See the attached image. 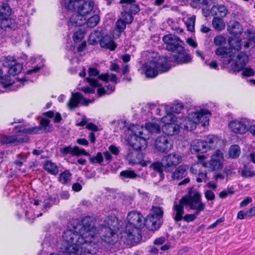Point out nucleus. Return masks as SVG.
Here are the masks:
<instances>
[{"mask_svg":"<svg viewBox=\"0 0 255 255\" xmlns=\"http://www.w3.org/2000/svg\"><path fill=\"white\" fill-rule=\"evenodd\" d=\"M94 221L91 217H85L81 221L73 220L68 229L62 235L63 241L58 243L57 250L59 254L50 255H95L98 252L99 238L94 228Z\"/></svg>","mask_w":255,"mask_h":255,"instance_id":"f257e3e1","label":"nucleus"},{"mask_svg":"<svg viewBox=\"0 0 255 255\" xmlns=\"http://www.w3.org/2000/svg\"><path fill=\"white\" fill-rule=\"evenodd\" d=\"M230 51L225 47H219L215 50L216 54L220 57L223 64L227 65L233 61L230 68L231 73L242 71V75L245 77H251L255 74V71L251 68H245L249 62V56L245 52L238 53L236 59L235 55L230 54Z\"/></svg>","mask_w":255,"mask_h":255,"instance_id":"f03ea898","label":"nucleus"},{"mask_svg":"<svg viewBox=\"0 0 255 255\" xmlns=\"http://www.w3.org/2000/svg\"><path fill=\"white\" fill-rule=\"evenodd\" d=\"M127 221L125 230L121 233V240L127 245L133 246L141 238L140 229L145 226V219L140 213L133 211L128 213Z\"/></svg>","mask_w":255,"mask_h":255,"instance_id":"7ed1b4c3","label":"nucleus"},{"mask_svg":"<svg viewBox=\"0 0 255 255\" xmlns=\"http://www.w3.org/2000/svg\"><path fill=\"white\" fill-rule=\"evenodd\" d=\"M223 153L219 150H216L211 156L208 162H200L193 164L190 171L192 173L197 175L196 181L200 183L207 180L206 168L212 170H219L222 169L224 162Z\"/></svg>","mask_w":255,"mask_h":255,"instance_id":"20e7f679","label":"nucleus"},{"mask_svg":"<svg viewBox=\"0 0 255 255\" xmlns=\"http://www.w3.org/2000/svg\"><path fill=\"white\" fill-rule=\"evenodd\" d=\"M211 115L210 112L207 109H201L199 111L192 112L186 118L178 120L177 122L180 124L181 128L188 130H192L195 128L196 125L201 124L205 127L209 124V117Z\"/></svg>","mask_w":255,"mask_h":255,"instance_id":"39448f33","label":"nucleus"},{"mask_svg":"<svg viewBox=\"0 0 255 255\" xmlns=\"http://www.w3.org/2000/svg\"><path fill=\"white\" fill-rule=\"evenodd\" d=\"M94 3L92 0L84 1L82 0L77 2L75 8L77 13H73L68 22L70 28L73 27L81 26L86 22L85 15L88 14L94 9Z\"/></svg>","mask_w":255,"mask_h":255,"instance_id":"423d86ee","label":"nucleus"},{"mask_svg":"<svg viewBox=\"0 0 255 255\" xmlns=\"http://www.w3.org/2000/svg\"><path fill=\"white\" fill-rule=\"evenodd\" d=\"M132 134L128 138L129 144L135 150H141L146 148L147 140L149 136L142 126L133 125L130 128Z\"/></svg>","mask_w":255,"mask_h":255,"instance_id":"0eeeda50","label":"nucleus"},{"mask_svg":"<svg viewBox=\"0 0 255 255\" xmlns=\"http://www.w3.org/2000/svg\"><path fill=\"white\" fill-rule=\"evenodd\" d=\"M170 66L166 62L165 57L159 58L156 61H149L143 65L145 74L147 77L154 78L158 73L168 71Z\"/></svg>","mask_w":255,"mask_h":255,"instance_id":"6e6552de","label":"nucleus"},{"mask_svg":"<svg viewBox=\"0 0 255 255\" xmlns=\"http://www.w3.org/2000/svg\"><path fill=\"white\" fill-rule=\"evenodd\" d=\"M181 202L190 209L196 211V215H199L205 207V203L202 201L201 194L195 190L190 189L188 194L181 199Z\"/></svg>","mask_w":255,"mask_h":255,"instance_id":"1a4fd4ad","label":"nucleus"},{"mask_svg":"<svg viewBox=\"0 0 255 255\" xmlns=\"http://www.w3.org/2000/svg\"><path fill=\"white\" fill-rule=\"evenodd\" d=\"M87 81L90 84L91 87H83L82 88V91L85 94H93L95 92V88L97 87V93L99 96H102L105 94H110L115 89V85L113 84H108L106 86L107 89L102 87L101 84H99L97 79H94L91 78H87Z\"/></svg>","mask_w":255,"mask_h":255,"instance_id":"9d476101","label":"nucleus"},{"mask_svg":"<svg viewBox=\"0 0 255 255\" xmlns=\"http://www.w3.org/2000/svg\"><path fill=\"white\" fill-rule=\"evenodd\" d=\"M153 214L148 215L145 219V226L150 230H155L160 227V219L162 217L163 211L161 207H152Z\"/></svg>","mask_w":255,"mask_h":255,"instance_id":"9b49d317","label":"nucleus"},{"mask_svg":"<svg viewBox=\"0 0 255 255\" xmlns=\"http://www.w3.org/2000/svg\"><path fill=\"white\" fill-rule=\"evenodd\" d=\"M176 54H170L168 56H165L166 62L171 66L170 63L175 62L177 64H186L192 61V57L190 55L184 51L182 47V50L177 51Z\"/></svg>","mask_w":255,"mask_h":255,"instance_id":"f8f14e48","label":"nucleus"},{"mask_svg":"<svg viewBox=\"0 0 255 255\" xmlns=\"http://www.w3.org/2000/svg\"><path fill=\"white\" fill-rule=\"evenodd\" d=\"M162 40L166 44V49L168 51L175 53L182 50V44L183 42L176 36L171 34H167L163 36Z\"/></svg>","mask_w":255,"mask_h":255,"instance_id":"ddd939ff","label":"nucleus"},{"mask_svg":"<svg viewBox=\"0 0 255 255\" xmlns=\"http://www.w3.org/2000/svg\"><path fill=\"white\" fill-rule=\"evenodd\" d=\"M176 120L174 119L173 116L170 114L164 116L161 118V123L164 124L162 130L165 134L173 135L178 133L180 127L178 125L173 123Z\"/></svg>","mask_w":255,"mask_h":255,"instance_id":"4468645a","label":"nucleus"},{"mask_svg":"<svg viewBox=\"0 0 255 255\" xmlns=\"http://www.w3.org/2000/svg\"><path fill=\"white\" fill-rule=\"evenodd\" d=\"M161 161L165 170L171 172L175 167L181 162L182 157L177 153H171L164 156Z\"/></svg>","mask_w":255,"mask_h":255,"instance_id":"2eb2a0df","label":"nucleus"},{"mask_svg":"<svg viewBox=\"0 0 255 255\" xmlns=\"http://www.w3.org/2000/svg\"><path fill=\"white\" fill-rule=\"evenodd\" d=\"M50 121L46 118L41 119L40 122V127H36L32 129H25L21 126L16 127L14 128V132H31L33 133H39L41 132H47L49 131V125Z\"/></svg>","mask_w":255,"mask_h":255,"instance_id":"dca6fc26","label":"nucleus"},{"mask_svg":"<svg viewBox=\"0 0 255 255\" xmlns=\"http://www.w3.org/2000/svg\"><path fill=\"white\" fill-rule=\"evenodd\" d=\"M154 146L158 151L166 153L172 148L173 144L169 137L162 135L157 137L155 139Z\"/></svg>","mask_w":255,"mask_h":255,"instance_id":"f3484780","label":"nucleus"},{"mask_svg":"<svg viewBox=\"0 0 255 255\" xmlns=\"http://www.w3.org/2000/svg\"><path fill=\"white\" fill-rule=\"evenodd\" d=\"M251 124L250 121L246 118L240 120H234L229 124V128L234 133L244 134L247 130Z\"/></svg>","mask_w":255,"mask_h":255,"instance_id":"a211bd4d","label":"nucleus"},{"mask_svg":"<svg viewBox=\"0 0 255 255\" xmlns=\"http://www.w3.org/2000/svg\"><path fill=\"white\" fill-rule=\"evenodd\" d=\"M3 65L9 67L8 73L12 76L17 75L22 69V65L19 63H15V59L11 56L4 57Z\"/></svg>","mask_w":255,"mask_h":255,"instance_id":"6ab92c4d","label":"nucleus"},{"mask_svg":"<svg viewBox=\"0 0 255 255\" xmlns=\"http://www.w3.org/2000/svg\"><path fill=\"white\" fill-rule=\"evenodd\" d=\"M92 102L91 100H88L84 98L82 95L79 93H72L71 97L67 104L68 108L70 110H73L77 108L80 104L83 105H87L89 103Z\"/></svg>","mask_w":255,"mask_h":255,"instance_id":"aec40b11","label":"nucleus"},{"mask_svg":"<svg viewBox=\"0 0 255 255\" xmlns=\"http://www.w3.org/2000/svg\"><path fill=\"white\" fill-rule=\"evenodd\" d=\"M126 158L130 164H140L143 166L147 165V162L143 159V154L140 152L129 150Z\"/></svg>","mask_w":255,"mask_h":255,"instance_id":"412c9836","label":"nucleus"},{"mask_svg":"<svg viewBox=\"0 0 255 255\" xmlns=\"http://www.w3.org/2000/svg\"><path fill=\"white\" fill-rule=\"evenodd\" d=\"M118 230H112L110 228H102L101 230V239L105 242L111 245H114L118 241L117 234Z\"/></svg>","mask_w":255,"mask_h":255,"instance_id":"4be33fe9","label":"nucleus"},{"mask_svg":"<svg viewBox=\"0 0 255 255\" xmlns=\"http://www.w3.org/2000/svg\"><path fill=\"white\" fill-rule=\"evenodd\" d=\"M241 41L242 40L240 38L230 37L228 40L230 48L225 47L230 51V54L235 55V57H233L234 59H236V55L238 53L242 52H239L242 47Z\"/></svg>","mask_w":255,"mask_h":255,"instance_id":"5701e85b","label":"nucleus"},{"mask_svg":"<svg viewBox=\"0 0 255 255\" xmlns=\"http://www.w3.org/2000/svg\"><path fill=\"white\" fill-rule=\"evenodd\" d=\"M161 119H154L151 122H148L145 124L144 129L146 130V133L149 136V133H158L160 131Z\"/></svg>","mask_w":255,"mask_h":255,"instance_id":"b1692460","label":"nucleus"},{"mask_svg":"<svg viewBox=\"0 0 255 255\" xmlns=\"http://www.w3.org/2000/svg\"><path fill=\"white\" fill-rule=\"evenodd\" d=\"M102 228H110V230H119L120 222L115 215L107 217L101 225Z\"/></svg>","mask_w":255,"mask_h":255,"instance_id":"393cba45","label":"nucleus"},{"mask_svg":"<svg viewBox=\"0 0 255 255\" xmlns=\"http://www.w3.org/2000/svg\"><path fill=\"white\" fill-rule=\"evenodd\" d=\"M228 14V8L224 4H214L212 7V15L213 16L223 18Z\"/></svg>","mask_w":255,"mask_h":255,"instance_id":"a878e982","label":"nucleus"},{"mask_svg":"<svg viewBox=\"0 0 255 255\" xmlns=\"http://www.w3.org/2000/svg\"><path fill=\"white\" fill-rule=\"evenodd\" d=\"M120 3L123 4V8L126 11L136 14L139 11V5L133 0H121Z\"/></svg>","mask_w":255,"mask_h":255,"instance_id":"bb28decb","label":"nucleus"},{"mask_svg":"<svg viewBox=\"0 0 255 255\" xmlns=\"http://www.w3.org/2000/svg\"><path fill=\"white\" fill-rule=\"evenodd\" d=\"M0 82L2 87L9 91L15 90V87L19 86L20 82H14L11 81L9 76H5L0 79Z\"/></svg>","mask_w":255,"mask_h":255,"instance_id":"cd10ccee","label":"nucleus"},{"mask_svg":"<svg viewBox=\"0 0 255 255\" xmlns=\"http://www.w3.org/2000/svg\"><path fill=\"white\" fill-rule=\"evenodd\" d=\"M9 17L0 18V26L4 30H9L16 27L17 24L15 19L9 18Z\"/></svg>","mask_w":255,"mask_h":255,"instance_id":"c85d7f7f","label":"nucleus"},{"mask_svg":"<svg viewBox=\"0 0 255 255\" xmlns=\"http://www.w3.org/2000/svg\"><path fill=\"white\" fill-rule=\"evenodd\" d=\"M204 141L206 143L205 145L207 150L215 148L219 142H221L220 138L214 135H208L205 137Z\"/></svg>","mask_w":255,"mask_h":255,"instance_id":"c756f323","label":"nucleus"},{"mask_svg":"<svg viewBox=\"0 0 255 255\" xmlns=\"http://www.w3.org/2000/svg\"><path fill=\"white\" fill-rule=\"evenodd\" d=\"M206 143L204 140L195 139L193 140L190 146V151L192 153H196L199 151H206L207 149L205 145Z\"/></svg>","mask_w":255,"mask_h":255,"instance_id":"7c9ffc66","label":"nucleus"},{"mask_svg":"<svg viewBox=\"0 0 255 255\" xmlns=\"http://www.w3.org/2000/svg\"><path fill=\"white\" fill-rule=\"evenodd\" d=\"M52 200L49 199L42 201L39 199H34L33 205L35 206L37 210L38 211H43L47 208H49L52 206Z\"/></svg>","mask_w":255,"mask_h":255,"instance_id":"2f4dec72","label":"nucleus"},{"mask_svg":"<svg viewBox=\"0 0 255 255\" xmlns=\"http://www.w3.org/2000/svg\"><path fill=\"white\" fill-rule=\"evenodd\" d=\"M228 30L231 34L236 36L242 33L243 28L239 22L233 20L230 22Z\"/></svg>","mask_w":255,"mask_h":255,"instance_id":"473e14b6","label":"nucleus"},{"mask_svg":"<svg viewBox=\"0 0 255 255\" xmlns=\"http://www.w3.org/2000/svg\"><path fill=\"white\" fill-rule=\"evenodd\" d=\"M188 166L182 165L178 166L174 171L172 172L171 177L173 179L178 180L186 176Z\"/></svg>","mask_w":255,"mask_h":255,"instance_id":"72a5a7b5","label":"nucleus"},{"mask_svg":"<svg viewBox=\"0 0 255 255\" xmlns=\"http://www.w3.org/2000/svg\"><path fill=\"white\" fill-rule=\"evenodd\" d=\"M184 206H185L184 203L181 202V199L178 204H174L173 206V210L174 211V219L176 221H179L183 219Z\"/></svg>","mask_w":255,"mask_h":255,"instance_id":"f704fd0d","label":"nucleus"},{"mask_svg":"<svg viewBox=\"0 0 255 255\" xmlns=\"http://www.w3.org/2000/svg\"><path fill=\"white\" fill-rule=\"evenodd\" d=\"M100 45L102 47L109 49L111 51L114 50L116 47V44L108 35L102 37L100 40Z\"/></svg>","mask_w":255,"mask_h":255,"instance_id":"c9c22d12","label":"nucleus"},{"mask_svg":"<svg viewBox=\"0 0 255 255\" xmlns=\"http://www.w3.org/2000/svg\"><path fill=\"white\" fill-rule=\"evenodd\" d=\"M169 110H168L167 115L170 114L173 116L174 119L177 122L178 120H181V116H176V114H179L183 109V106L180 104H177L174 106L168 105Z\"/></svg>","mask_w":255,"mask_h":255,"instance_id":"e433bc0d","label":"nucleus"},{"mask_svg":"<svg viewBox=\"0 0 255 255\" xmlns=\"http://www.w3.org/2000/svg\"><path fill=\"white\" fill-rule=\"evenodd\" d=\"M43 167L47 172L52 175H56L59 172L56 164L51 161H46L44 164Z\"/></svg>","mask_w":255,"mask_h":255,"instance_id":"4c0bfd02","label":"nucleus"},{"mask_svg":"<svg viewBox=\"0 0 255 255\" xmlns=\"http://www.w3.org/2000/svg\"><path fill=\"white\" fill-rule=\"evenodd\" d=\"M126 24L125 21L122 19H118L116 22V29L115 30V34L113 35L114 38H119L122 32H123L126 27Z\"/></svg>","mask_w":255,"mask_h":255,"instance_id":"58836bf2","label":"nucleus"},{"mask_svg":"<svg viewBox=\"0 0 255 255\" xmlns=\"http://www.w3.org/2000/svg\"><path fill=\"white\" fill-rule=\"evenodd\" d=\"M150 168L154 171L157 172L161 179L164 178V174L163 172V169L164 168L163 164L161 162H154L150 165Z\"/></svg>","mask_w":255,"mask_h":255,"instance_id":"ea45409f","label":"nucleus"},{"mask_svg":"<svg viewBox=\"0 0 255 255\" xmlns=\"http://www.w3.org/2000/svg\"><path fill=\"white\" fill-rule=\"evenodd\" d=\"M212 25L215 29L222 31L225 28V23L221 17L215 16L212 20Z\"/></svg>","mask_w":255,"mask_h":255,"instance_id":"a19ab883","label":"nucleus"},{"mask_svg":"<svg viewBox=\"0 0 255 255\" xmlns=\"http://www.w3.org/2000/svg\"><path fill=\"white\" fill-rule=\"evenodd\" d=\"M86 128L92 131L90 132L88 137L90 142L92 143H94L96 141V137L94 132L98 130L99 128L98 127L93 123H89L86 125Z\"/></svg>","mask_w":255,"mask_h":255,"instance_id":"79ce46f5","label":"nucleus"},{"mask_svg":"<svg viewBox=\"0 0 255 255\" xmlns=\"http://www.w3.org/2000/svg\"><path fill=\"white\" fill-rule=\"evenodd\" d=\"M98 78L106 83H107L109 81L113 82L115 85L118 83V78L116 75L114 74L110 75L108 74H102L98 76Z\"/></svg>","mask_w":255,"mask_h":255,"instance_id":"37998d69","label":"nucleus"},{"mask_svg":"<svg viewBox=\"0 0 255 255\" xmlns=\"http://www.w3.org/2000/svg\"><path fill=\"white\" fill-rule=\"evenodd\" d=\"M16 141H20V139L13 135H1L0 136V143L2 144H7L14 143Z\"/></svg>","mask_w":255,"mask_h":255,"instance_id":"c03bdc74","label":"nucleus"},{"mask_svg":"<svg viewBox=\"0 0 255 255\" xmlns=\"http://www.w3.org/2000/svg\"><path fill=\"white\" fill-rule=\"evenodd\" d=\"M11 8L8 4H2L0 7V18L9 16L11 14Z\"/></svg>","mask_w":255,"mask_h":255,"instance_id":"a18cd8bd","label":"nucleus"},{"mask_svg":"<svg viewBox=\"0 0 255 255\" xmlns=\"http://www.w3.org/2000/svg\"><path fill=\"white\" fill-rule=\"evenodd\" d=\"M120 176L124 180L125 178L135 179L137 177V175L133 170H126L121 171Z\"/></svg>","mask_w":255,"mask_h":255,"instance_id":"49530a36","label":"nucleus"},{"mask_svg":"<svg viewBox=\"0 0 255 255\" xmlns=\"http://www.w3.org/2000/svg\"><path fill=\"white\" fill-rule=\"evenodd\" d=\"M155 113L158 116H162L164 114H166L165 116L167 115L168 110H169L168 105L166 104H162L159 105L158 107H155Z\"/></svg>","mask_w":255,"mask_h":255,"instance_id":"de8ad7c7","label":"nucleus"},{"mask_svg":"<svg viewBox=\"0 0 255 255\" xmlns=\"http://www.w3.org/2000/svg\"><path fill=\"white\" fill-rule=\"evenodd\" d=\"M229 156L233 158H237L240 154V148L237 145H233L231 146L229 151Z\"/></svg>","mask_w":255,"mask_h":255,"instance_id":"09e8293b","label":"nucleus"},{"mask_svg":"<svg viewBox=\"0 0 255 255\" xmlns=\"http://www.w3.org/2000/svg\"><path fill=\"white\" fill-rule=\"evenodd\" d=\"M248 41L245 44L246 48H249L253 44H255V33L251 30L247 31Z\"/></svg>","mask_w":255,"mask_h":255,"instance_id":"8fccbe9b","label":"nucleus"},{"mask_svg":"<svg viewBox=\"0 0 255 255\" xmlns=\"http://www.w3.org/2000/svg\"><path fill=\"white\" fill-rule=\"evenodd\" d=\"M89 160L92 164L99 163L101 164L103 160V156L101 152H98L96 155L91 156L90 155Z\"/></svg>","mask_w":255,"mask_h":255,"instance_id":"3c124183","label":"nucleus"},{"mask_svg":"<svg viewBox=\"0 0 255 255\" xmlns=\"http://www.w3.org/2000/svg\"><path fill=\"white\" fill-rule=\"evenodd\" d=\"M71 174L68 171H65L60 174L59 181L63 184H66L70 181Z\"/></svg>","mask_w":255,"mask_h":255,"instance_id":"603ef678","label":"nucleus"},{"mask_svg":"<svg viewBox=\"0 0 255 255\" xmlns=\"http://www.w3.org/2000/svg\"><path fill=\"white\" fill-rule=\"evenodd\" d=\"M100 20V16L98 14H95L89 18L87 21V24L89 27H94L96 26Z\"/></svg>","mask_w":255,"mask_h":255,"instance_id":"864d4df0","label":"nucleus"},{"mask_svg":"<svg viewBox=\"0 0 255 255\" xmlns=\"http://www.w3.org/2000/svg\"><path fill=\"white\" fill-rule=\"evenodd\" d=\"M100 33L97 31H94L90 35L88 39V43L93 45L97 43L100 39Z\"/></svg>","mask_w":255,"mask_h":255,"instance_id":"5fc2aeb1","label":"nucleus"},{"mask_svg":"<svg viewBox=\"0 0 255 255\" xmlns=\"http://www.w3.org/2000/svg\"><path fill=\"white\" fill-rule=\"evenodd\" d=\"M83 155L90 156L89 153L87 152L84 148H80L77 146H74L73 156H79Z\"/></svg>","mask_w":255,"mask_h":255,"instance_id":"6e6d98bb","label":"nucleus"},{"mask_svg":"<svg viewBox=\"0 0 255 255\" xmlns=\"http://www.w3.org/2000/svg\"><path fill=\"white\" fill-rule=\"evenodd\" d=\"M132 14L128 11H126L125 9H123V11L122 12V20L125 21L127 24L131 23L133 19L132 15Z\"/></svg>","mask_w":255,"mask_h":255,"instance_id":"4d7b16f0","label":"nucleus"},{"mask_svg":"<svg viewBox=\"0 0 255 255\" xmlns=\"http://www.w3.org/2000/svg\"><path fill=\"white\" fill-rule=\"evenodd\" d=\"M235 191L234 190V188L233 187L227 188V189L221 191L219 194V196L220 198L224 199L225 198L229 195H232L234 193Z\"/></svg>","mask_w":255,"mask_h":255,"instance_id":"13d9d810","label":"nucleus"},{"mask_svg":"<svg viewBox=\"0 0 255 255\" xmlns=\"http://www.w3.org/2000/svg\"><path fill=\"white\" fill-rule=\"evenodd\" d=\"M195 17H191L188 18L186 21V25L187 29L190 31H193L194 29Z\"/></svg>","mask_w":255,"mask_h":255,"instance_id":"bf43d9fd","label":"nucleus"},{"mask_svg":"<svg viewBox=\"0 0 255 255\" xmlns=\"http://www.w3.org/2000/svg\"><path fill=\"white\" fill-rule=\"evenodd\" d=\"M44 66L43 62H41L35 67L27 71L26 74L30 75L33 73H36Z\"/></svg>","mask_w":255,"mask_h":255,"instance_id":"052dcab7","label":"nucleus"},{"mask_svg":"<svg viewBox=\"0 0 255 255\" xmlns=\"http://www.w3.org/2000/svg\"><path fill=\"white\" fill-rule=\"evenodd\" d=\"M214 43L217 46L222 45L225 44L226 39L222 35H218L214 38Z\"/></svg>","mask_w":255,"mask_h":255,"instance_id":"680f3d73","label":"nucleus"},{"mask_svg":"<svg viewBox=\"0 0 255 255\" xmlns=\"http://www.w3.org/2000/svg\"><path fill=\"white\" fill-rule=\"evenodd\" d=\"M84 37V33L82 31L78 30L75 32L73 34V40L75 42H79L83 39Z\"/></svg>","mask_w":255,"mask_h":255,"instance_id":"e2e57ef3","label":"nucleus"},{"mask_svg":"<svg viewBox=\"0 0 255 255\" xmlns=\"http://www.w3.org/2000/svg\"><path fill=\"white\" fill-rule=\"evenodd\" d=\"M205 197L208 201L214 200L215 198V195L213 192L210 190H207L204 193Z\"/></svg>","mask_w":255,"mask_h":255,"instance_id":"0e129e2a","label":"nucleus"},{"mask_svg":"<svg viewBox=\"0 0 255 255\" xmlns=\"http://www.w3.org/2000/svg\"><path fill=\"white\" fill-rule=\"evenodd\" d=\"M201 11L203 15L205 17H207L210 16V13L212 14V8L210 9L208 5H205V6L203 7L201 9Z\"/></svg>","mask_w":255,"mask_h":255,"instance_id":"69168bd1","label":"nucleus"},{"mask_svg":"<svg viewBox=\"0 0 255 255\" xmlns=\"http://www.w3.org/2000/svg\"><path fill=\"white\" fill-rule=\"evenodd\" d=\"M198 215H196V212L193 214H187L183 217V219L187 222L194 221Z\"/></svg>","mask_w":255,"mask_h":255,"instance_id":"338daca9","label":"nucleus"},{"mask_svg":"<svg viewBox=\"0 0 255 255\" xmlns=\"http://www.w3.org/2000/svg\"><path fill=\"white\" fill-rule=\"evenodd\" d=\"M74 147L67 146L61 149V151L64 154H71L73 155Z\"/></svg>","mask_w":255,"mask_h":255,"instance_id":"774afa93","label":"nucleus"}]
</instances>
